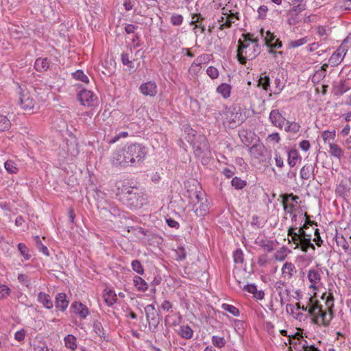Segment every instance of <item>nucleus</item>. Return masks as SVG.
<instances>
[{
    "mask_svg": "<svg viewBox=\"0 0 351 351\" xmlns=\"http://www.w3.org/2000/svg\"><path fill=\"white\" fill-rule=\"evenodd\" d=\"M232 87L230 84L223 83L217 88V92L221 95L224 99H227L230 96Z\"/></svg>",
    "mask_w": 351,
    "mask_h": 351,
    "instance_id": "nucleus-27",
    "label": "nucleus"
},
{
    "mask_svg": "<svg viewBox=\"0 0 351 351\" xmlns=\"http://www.w3.org/2000/svg\"><path fill=\"white\" fill-rule=\"evenodd\" d=\"M139 90L145 96L154 97L158 92L157 85L154 81H149L142 84Z\"/></svg>",
    "mask_w": 351,
    "mask_h": 351,
    "instance_id": "nucleus-12",
    "label": "nucleus"
},
{
    "mask_svg": "<svg viewBox=\"0 0 351 351\" xmlns=\"http://www.w3.org/2000/svg\"><path fill=\"white\" fill-rule=\"evenodd\" d=\"M288 236L291 238L289 242H293L295 245V248H300L304 252H307L308 248L315 250V246L311 243V234L307 233L302 228H300L298 232H295L294 228H289Z\"/></svg>",
    "mask_w": 351,
    "mask_h": 351,
    "instance_id": "nucleus-3",
    "label": "nucleus"
},
{
    "mask_svg": "<svg viewBox=\"0 0 351 351\" xmlns=\"http://www.w3.org/2000/svg\"><path fill=\"white\" fill-rule=\"evenodd\" d=\"M183 22V16L181 14H173L171 17V23L173 25H180Z\"/></svg>",
    "mask_w": 351,
    "mask_h": 351,
    "instance_id": "nucleus-48",
    "label": "nucleus"
},
{
    "mask_svg": "<svg viewBox=\"0 0 351 351\" xmlns=\"http://www.w3.org/2000/svg\"><path fill=\"white\" fill-rule=\"evenodd\" d=\"M201 196L202 194L195 193V197L197 199V204H199V207L195 208V213L197 215L203 216L206 214L208 210V206L207 204H204L203 202L200 203V200L203 199Z\"/></svg>",
    "mask_w": 351,
    "mask_h": 351,
    "instance_id": "nucleus-25",
    "label": "nucleus"
},
{
    "mask_svg": "<svg viewBox=\"0 0 351 351\" xmlns=\"http://www.w3.org/2000/svg\"><path fill=\"white\" fill-rule=\"evenodd\" d=\"M128 136V133L127 132H121L118 134H116L114 137H112L109 143L112 144L117 142L121 138H126Z\"/></svg>",
    "mask_w": 351,
    "mask_h": 351,
    "instance_id": "nucleus-53",
    "label": "nucleus"
},
{
    "mask_svg": "<svg viewBox=\"0 0 351 351\" xmlns=\"http://www.w3.org/2000/svg\"><path fill=\"white\" fill-rule=\"evenodd\" d=\"M133 282L138 291L144 292L147 290L148 285L141 277L135 276L134 277Z\"/></svg>",
    "mask_w": 351,
    "mask_h": 351,
    "instance_id": "nucleus-26",
    "label": "nucleus"
},
{
    "mask_svg": "<svg viewBox=\"0 0 351 351\" xmlns=\"http://www.w3.org/2000/svg\"><path fill=\"white\" fill-rule=\"evenodd\" d=\"M243 40L238 41L237 59L241 64L247 60L254 59L260 53L261 47L257 39H253L250 34H243Z\"/></svg>",
    "mask_w": 351,
    "mask_h": 351,
    "instance_id": "nucleus-2",
    "label": "nucleus"
},
{
    "mask_svg": "<svg viewBox=\"0 0 351 351\" xmlns=\"http://www.w3.org/2000/svg\"><path fill=\"white\" fill-rule=\"evenodd\" d=\"M296 273L295 265L291 262L285 263L282 267V274L285 278L291 279L293 274Z\"/></svg>",
    "mask_w": 351,
    "mask_h": 351,
    "instance_id": "nucleus-16",
    "label": "nucleus"
},
{
    "mask_svg": "<svg viewBox=\"0 0 351 351\" xmlns=\"http://www.w3.org/2000/svg\"><path fill=\"white\" fill-rule=\"evenodd\" d=\"M274 159H275V162H276V165L278 167L282 168L284 166L283 158L277 153L275 154Z\"/></svg>",
    "mask_w": 351,
    "mask_h": 351,
    "instance_id": "nucleus-59",
    "label": "nucleus"
},
{
    "mask_svg": "<svg viewBox=\"0 0 351 351\" xmlns=\"http://www.w3.org/2000/svg\"><path fill=\"white\" fill-rule=\"evenodd\" d=\"M35 94L27 90H23L20 94L19 101L22 108L24 110H32L36 105Z\"/></svg>",
    "mask_w": 351,
    "mask_h": 351,
    "instance_id": "nucleus-10",
    "label": "nucleus"
},
{
    "mask_svg": "<svg viewBox=\"0 0 351 351\" xmlns=\"http://www.w3.org/2000/svg\"><path fill=\"white\" fill-rule=\"evenodd\" d=\"M299 147L301 149L307 152L311 147V144L308 141L304 140L300 143Z\"/></svg>",
    "mask_w": 351,
    "mask_h": 351,
    "instance_id": "nucleus-61",
    "label": "nucleus"
},
{
    "mask_svg": "<svg viewBox=\"0 0 351 351\" xmlns=\"http://www.w3.org/2000/svg\"><path fill=\"white\" fill-rule=\"evenodd\" d=\"M236 20H239L238 13H230V14L226 16V21L220 25L219 29L230 28Z\"/></svg>",
    "mask_w": 351,
    "mask_h": 351,
    "instance_id": "nucleus-24",
    "label": "nucleus"
},
{
    "mask_svg": "<svg viewBox=\"0 0 351 351\" xmlns=\"http://www.w3.org/2000/svg\"><path fill=\"white\" fill-rule=\"evenodd\" d=\"M93 331L101 339H106V336L102 324L99 321H95L93 323Z\"/></svg>",
    "mask_w": 351,
    "mask_h": 351,
    "instance_id": "nucleus-32",
    "label": "nucleus"
},
{
    "mask_svg": "<svg viewBox=\"0 0 351 351\" xmlns=\"http://www.w3.org/2000/svg\"><path fill=\"white\" fill-rule=\"evenodd\" d=\"M308 37H304L298 40H290L288 46L290 48H296L306 44L308 41Z\"/></svg>",
    "mask_w": 351,
    "mask_h": 351,
    "instance_id": "nucleus-36",
    "label": "nucleus"
},
{
    "mask_svg": "<svg viewBox=\"0 0 351 351\" xmlns=\"http://www.w3.org/2000/svg\"><path fill=\"white\" fill-rule=\"evenodd\" d=\"M5 170L9 173H17L19 171V167L17 163L12 160H8L4 163Z\"/></svg>",
    "mask_w": 351,
    "mask_h": 351,
    "instance_id": "nucleus-33",
    "label": "nucleus"
},
{
    "mask_svg": "<svg viewBox=\"0 0 351 351\" xmlns=\"http://www.w3.org/2000/svg\"><path fill=\"white\" fill-rule=\"evenodd\" d=\"M77 97L81 104L85 106H94L97 102V96L89 90L82 89Z\"/></svg>",
    "mask_w": 351,
    "mask_h": 351,
    "instance_id": "nucleus-9",
    "label": "nucleus"
},
{
    "mask_svg": "<svg viewBox=\"0 0 351 351\" xmlns=\"http://www.w3.org/2000/svg\"><path fill=\"white\" fill-rule=\"evenodd\" d=\"M121 62L124 65H128L130 68H132V62L130 60L128 54L123 53L121 55Z\"/></svg>",
    "mask_w": 351,
    "mask_h": 351,
    "instance_id": "nucleus-60",
    "label": "nucleus"
},
{
    "mask_svg": "<svg viewBox=\"0 0 351 351\" xmlns=\"http://www.w3.org/2000/svg\"><path fill=\"white\" fill-rule=\"evenodd\" d=\"M258 86L261 87L265 90H268L270 88V79L266 73H261L258 80Z\"/></svg>",
    "mask_w": 351,
    "mask_h": 351,
    "instance_id": "nucleus-29",
    "label": "nucleus"
},
{
    "mask_svg": "<svg viewBox=\"0 0 351 351\" xmlns=\"http://www.w3.org/2000/svg\"><path fill=\"white\" fill-rule=\"evenodd\" d=\"M306 9V5L305 3H300L297 5L294 4L293 7L292 8V11L295 12V13H300Z\"/></svg>",
    "mask_w": 351,
    "mask_h": 351,
    "instance_id": "nucleus-56",
    "label": "nucleus"
},
{
    "mask_svg": "<svg viewBox=\"0 0 351 351\" xmlns=\"http://www.w3.org/2000/svg\"><path fill=\"white\" fill-rule=\"evenodd\" d=\"M283 208L285 213H292L293 209L294 208V205L292 204H289L288 201L282 200Z\"/></svg>",
    "mask_w": 351,
    "mask_h": 351,
    "instance_id": "nucleus-55",
    "label": "nucleus"
},
{
    "mask_svg": "<svg viewBox=\"0 0 351 351\" xmlns=\"http://www.w3.org/2000/svg\"><path fill=\"white\" fill-rule=\"evenodd\" d=\"M255 243L267 252H271L274 250V243L271 240L257 238L255 241Z\"/></svg>",
    "mask_w": 351,
    "mask_h": 351,
    "instance_id": "nucleus-18",
    "label": "nucleus"
},
{
    "mask_svg": "<svg viewBox=\"0 0 351 351\" xmlns=\"http://www.w3.org/2000/svg\"><path fill=\"white\" fill-rule=\"evenodd\" d=\"M243 256L244 255L241 250H237L233 255L234 263L237 264L243 263L244 261Z\"/></svg>",
    "mask_w": 351,
    "mask_h": 351,
    "instance_id": "nucleus-47",
    "label": "nucleus"
},
{
    "mask_svg": "<svg viewBox=\"0 0 351 351\" xmlns=\"http://www.w3.org/2000/svg\"><path fill=\"white\" fill-rule=\"evenodd\" d=\"M10 293V288L5 285H0V299H5L6 298Z\"/></svg>",
    "mask_w": 351,
    "mask_h": 351,
    "instance_id": "nucleus-50",
    "label": "nucleus"
},
{
    "mask_svg": "<svg viewBox=\"0 0 351 351\" xmlns=\"http://www.w3.org/2000/svg\"><path fill=\"white\" fill-rule=\"evenodd\" d=\"M299 159V154L296 149H291L288 152V163L290 167H294Z\"/></svg>",
    "mask_w": 351,
    "mask_h": 351,
    "instance_id": "nucleus-31",
    "label": "nucleus"
},
{
    "mask_svg": "<svg viewBox=\"0 0 351 351\" xmlns=\"http://www.w3.org/2000/svg\"><path fill=\"white\" fill-rule=\"evenodd\" d=\"M275 87L274 88V94H278L281 92V90L283 89L285 84L284 82L278 77H276L275 79Z\"/></svg>",
    "mask_w": 351,
    "mask_h": 351,
    "instance_id": "nucleus-46",
    "label": "nucleus"
},
{
    "mask_svg": "<svg viewBox=\"0 0 351 351\" xmlns=\"http://www.w3.org/2000/svg\"><path fill=\"white\" fill-rule=\"evenodd\" d=\"M203 62V57L199 56L197 57L192 63L190 69L193 70L194 71H197V70H199L201 67V64Z\"/></svg>",
    "mask_w": 351,
    "mask_h": 351,
    "instance_id": "nucleus-49",
    "label": "nucleus"
},
{
    "mask_svg": "<svg viewBox=\"0 0 351 351\" xmlns=\"http://www.w3.org/2000/svg\"><path fill=\"white\" fill-rule=\"evenodd\" d=\"M303 341H304V343L302 342H300V343L302 345V348L304 349V351H319L314 346L306 345L307 343L305 340H303Z\"/></svg>",
    "mask_w": 351,
    "mask_h": 351,
    "instance_id": "nucleus-62",
    "label": "nucleus"
},
{
    "mask_svg": "<svg viewBox=\"0 0 351 351\" xmlns=\"http://www.w3.org/2000/svg\"><path fill=\"white\" fill-rule=\"evenodd\" d=\"M72 75L75 80H80L83 82H88L87 75H85L81 70L76 71L75 72L73 73Z\"/></svg>",
    "mask_w": 351,
    "mask_h": 351,
    "instance_id": "nucleus-43",
    "label": "nucleus"
},
{
    "mask_svg": "<svg viewBox=\"0 0 351 351\" xmlns=\"http://www.w3.org/2000/svg\"><path fill=\"white\" fill-rule=\"evenodd\" d=\"M69 301L66 300V295L64 293H59L56 297V306L59 310L64 311L68 307Z\"/></svg>",
    "mask_w": 351,
    "mask_h": 351,
    "instance_id": "nucleus-17",
    "label": "nucleus"
},
{
    "mask_svg": "<svg viewBox=\"0 0 351 351\" xmlns=\"http://www.w3.org/2000/svg\"><path fill=\"white\" fill-rule=\"evenodd\" d=\"M328 147V152L331 156L341 159L343 156V151L339 145L329 142Z\"/></svg>",
    "mask_w": 351,
    "mask_h": 351,
    "instance_id": "nucleus-21",
    "label": "nucleus"
},
{
    "mask_svg": "<svg viewBox=\"0 0 351 351\" xmlns=\"http://www.w3.org/2000/svg\"><path fill=\"white\" fill-rule=\"evenodd\" d=\"M146 318L149 326L156 328L160 322V317L156 313L155 307L153 304H148L145 307Z\"/></svg>",
    "mask_w": 351,
    "mask_h": 351,
    "instance_id": "nucleus-11",
    "label": "nucleus"
},
{
    "mask_svg": "<svg viewBox=\"0 0 351 351\" xmlns=\"http://www.w3.org/2000/svg\"><path fill=\"white\" fill-rule=\"evenodd\" d=\"M65 347L71 350H75L77 348V339L73 335H67L64 339Z\"/></svg>",
    "mask_w": 351,
    "mask_h": 351,
    "instance_id": "nucleus-28",
    "label": "nucleus"
},
{
    "mask_svg": "<svg viewBox=\"0 0 351 351\" xmlns=\"http://www.w3.org/2000/svg\"><path fill=\"white\" fill-rule=\"evenodd\" d=\"M104 300L108 305L112 306L117 301V295L112 290L106 291L104 295Z\"/></svg>",
    "mask_w": 351,
    "mask_h": 351,
    "instance_id": "nucleus-34",
    "label": "nucleus"
},
{
    "mask_svg": "<svg viewBox=\"0 0 351 351\" xmlns=\"http://www.w3.org/2000/svg\"><path fill=\"white\" fill-rule=\"evenodd\" d=\"M166 222L167 225L171 228H174L176 229L179 228L178 222L171 218L166 219Z\"/></svg>",
    "mask_w": 351,
    "mask_h": 351,
    "instance_id": "nucleus-63",
    "label": "nucleus"
},
{
    "mask_svg": "<svg viewBox=\"0 0 351 351\" xmlns=\"http://www.w3.org/2000/svg\"><path fill=\"white\" fill-rule=\"evenodd\" d=\"M34 239H35L36 247H37L38 250L40 252L43 253L45 255L49 256V250H48L47 247L42 243L39 237L36 236L34 237Z\"/></svg>",
    "mask_w": 351,
    "mask_h": 351,
    "instance_id": "nucleus-40",
    "label": "nucleus"
},
{
    "mask_svg": "<svg viewBox=\"0 0 351 351\" xmlns=\"http://www.w3.org/2000/svg\"><path fill=\"white\" fill-rule=\"evenodd\" d=\"M220 116L223 123L228 125L230 128L236 127L242 122L241 113L236 111L235 109L226 108Z\"/></svg>",
    "mask_w": 351,
    "mask_h": 351,
    "instance_id": "nucleus-6",
    "label": "nucleus"
},
{
    "mask_svg": "<svg viewBox=\"0 0 351 351\" xmlns=\"http://www.w3.org/2000/svg\"><path fill=\"white\" fill-rule=\"evenodd\" d=\"M147 154L146 148L141 144L134 143L125 149L116 150L112 155L110 160L116 167H128L140 164Z\"/></svg>",
    "mask_w": 351,
    "mask_h": 351,
    "instance_id": "nucleus-1",
    "label": "nucleus"
},
{
    "mask_svg": "<svg viewBox=\"0 0 351 351\" xmlns=\"http://www.w3.org/2000/svg\"><path fill=\"white\" fill-rule=\"evenodd\" d=\"M204 18L200 14H195L192 16V21L191 22V25H196L199 23L200 21H203Z\"/></svg>",
    "mask_w": 351,
    "mask_h": 351,
    "instance_id": "nucleus-58",
    "label": "nucleus"
},
{
    "mask_svg": "<svg viewBox=\"0 0 351 351\" xmlns=\"http://www.w3.org/2000/svg\"><path fill=\"white\" fill-rule=\"evenodd\" d=\"M300 175L303 180H308L311 177L314 178V167L311 165H305L300 169Z\"/></svg>",
    "mask_w": 351,
    "mask_h": 351,
    "instance_id": "nucleus-22",
    "label": "nucleus"
},
{
    "mask_svg": "<svg viewBox=\"0 0 351 351\" xmlns=\"http://www.w3.org/2000/svg\"><path fill=\"white\" fill-rule=\"evenodd\" d=\"M71 307L73 308L75 313L78 315L82 319H85L89 315L88 308L82 302H74Z\"/></svg>",
    "mask_w": 351,
    "mask_h": 351,
    "instance_id": "nucleus-15",
    "label": "nucleus"
},
{
    "mask_svg": "<svg viewBox=\"0 0 351 351\" xmlns=\"http://www.w3.org/2000/svg\"><path fill=\"white\" fill-rule=\"evenodd\" d=\"M178 332L181 337L186 339L192 338L193 335V330L188 325L180 326Z\"/></svg>",
    "mask_w": 351,
    "mask_h": 351,
    "instance_id": "nucleus-23",
    "label": "nucleus"
},
{
    "mask_svg": "<svg viewBox=\"0 0 351 351\" xmlns=\"http://www.w3.org/2000/svg\"><path fill=\"white\" fill-rule=\"evenodd\" d=\"M38 301L43 304V306L47 308L51 309L53 306V302L51 299L49 295L44 293L40 292L38 295Z\"/></svg>",
    "mask_w": 351,
    "mask_h": 351,
    "instance_id": "nucleus-20",
    "label": "nucleus"
},
{
    "mask_svg": "<svg viewBox=\"0 0 351 351\" xmlns=\"http://www.w3.org/2000/svg\"><path fill=\"white\" fill-rule=\"evenodd\" d=\"M18 249L21 254L24 257L25 260H29L31 258V255L29 254V249L25 244L20 243L18 244Z\"/></svg>",
    "mask_w": 351,
    "mask_h": 351,
    "instance_id": "nucleus-39",
    "label": "nucleus"
},
{
    "mask_svg": "<svg viewBox=\"0 0 351 351\" xmlns=\"http://www.w3.org/2000/svg\"><path fill=\"white\" fill-rule=\"evenodd\" d=\"M221 307L224 311H228L232 315L235 317L239 316L240 313L237 307L228 304H223Z\"/></svg>",
    "mask_w": 351,
    "mask_h": 351,
    "instance_id": "nucleus-37",
    "label": "nucleus"
},
{
    "mask_svg": "<svg viewBox=\"0 0 351 351\" xmlns=\"http://www.w3.org/2000/svg\"><path fill=\"white\" fill-rule=\"evenodd\" d=\"M194 153L197 156H208L210 154V147L206 138L198 135L193 145Z\"/></svg>",
    "mask_w": 351,
    "mask_h": 351,
    "instance_id": "nucleus-7",
    "label": "nucleus"
},
{
    "mask_svg": "<svg viewBox=\"0 0 351 351\" xmlns=\"http://www.w3.org/2000/svg\"><path fill=\"white\" fill-rule=\"evenodd\" d=\"M350 38L347 37L339 48L332 54L328 60L332 66H337L341 63L348 50L346 45L350 43Z\"/></svg>",
    "mask_w": 351,
    "mask_h": 351,
    "instance_id": "nucleus-8",
    "label": "nucleus"
},
{
    "mask_svg": "<svg viewBox=\"0 0 351 351\" xmlns=\"http://www.w3.org/2000/svg\"><path fill=\"white\" fill-rule=\"evenodd\" d=\"M176 254L178 256V259L180 261H183L186 258V252L185 249L183 247H178L177 250L176 251Z\"/></svg>",
    "mask_w": 351,
    "mask_h": 351,
    "instance_id": "nucleus-54",
    "label": "nucleus"
},
{
    "mask_svg": "<svg viewBox=\"0 0 351 351\" xmlns=\"http://www.w3.org/2000/svg\"><path fill=\"white\" fill-rule=\"evenodd\" d=\"M281 198L282 200L285 201H289V199L291 198L292 201L297 202L299 199L298 196L293 195V193L291 194H282L281 195Z\"/></svg>",
    "mask_w": 351,
    "mask_h": 351,
    "instance_id": "nucleus-57",
    "label": "nucleus"
},
{
    "mask_svg": "<svg viewBox=\"0 0 351 351\" xmlns=\"http://www.w3.org/2000/svg\"><path fill=\"white\" fill-rule=\"evenodd\" d=\"M134 188H127L122 197L123 203L131 209L141 208L145 203L146 199L140 193L134 192Z\"/></svg>",
    "mask_w": 351,
    "mask_h": 351,
    "instance_id": "nucleus-5",
    "label": "nucleus"
},
{
    "mask_svg": "<svg viewBox=\"0 0 351 351\" xmlns=\"http://www.w3.org/2000/svg\"><path fill=\"white\" fill-rule=\"evenodd\" d=\"M132 269L138 274H143L144 273L143 266L141 262L138 260H134L132 262Z\"/></svg>",
    "mask_w": 351,
    "mask_h": 351,
    "instance_id": "nucleus-45",
    "label": "nucleus"
},
{
    "mask_svg": "<svg viewBox=\"0 0 351 351\" xmlns=\"http://www.w3.org/2000/svg\"><path fill=\"white\" fill-rule=\"evenodd\" d=\"M269 119L274 126L280 129L283 128L286 121L278 110H272L269 114Z\"/></svg>",
    "mask_w": 351,
    "mask_h": 351,
    "instance_id": "nucleus-14",
    "label": "nucleus"
},
{
    "mask_svg": "<svg viewBox=\"0 0 351 351\" xmlns=\"http://www.w3.org/2000/svg\"><path fill=\"white\" fill-rule=\"evenodd\" d=\"M207 74L212 79H216L219 76L218 70L214 66H209L206 70Z\"/></svg>",
    "mask_w": 351,
    "mask_h": 351,
    "instance_id": "nucleus-52",
    "label": "nucleus"
},
{
    "mask_svg": "<svg viewBox=\"0 0 351 351\" xmlns=\"http://www.w3.org/2000/svg\"><path fill=\"white\" fill-rule=\"evenodd\" d=\"M50 66V61L47 58H37L34 63V67L36 71L43 72L47 71Z\"/></svg>",
    "mask_w": 351,
    "mask_h": 351,
    "instance_id": "nucleus-19",
    "label": "nucleus"
},
{
    "mask_svg": "<svg viewBox=\"0 0 351 351\" xmlns=\"http://www.w3.org/2000/svg\"><path fill=\"white\" fill-rule=\"evenodd\" d=\"M326 306L329 313H332V308L334 307V298L331 293H329L326 297Z\"/></svg>",
    "mask_w": 351,
    "mask_h": 351,
    "instance_id": "nucleus-51",
    "label": "nucleus"
},
{
    "mask_svg": "<svg viewBox=\"0 0 351 351\" xmlns=\"http://www.w3.org/2000/svg\"><path fill=\"white\" fill-rule=\"evenodd\" d=\"M308 279L313 284H317L321 280L320 273L316 269H310L308 272Z\"/></svg>",
    "mask_w": 351,
    "mask_h": 351,
    "instance_id": "nucleus-30",
    "label": "nucleus"
},
{
    "mask_svg": "<svg viewBox=\"0 0 351 351\" xmlns=\"http://www.w3.org/2000/svg\"><path fill=\"white\" fill-rule=\"evenodd\" d=\"M285 123L287 125L285 128V131L293 133H297L299 132L300 126L298 123L295 122H290L289 121H285Z\"/></svg>",
    "mask_w": 351,
    "mask_h": 351,
    "instance_id": "nucleus-35",
    "label": "nucleus"
},
{
    "mask_svg": "<svg viewBox=\"0 0 351 351\" xmlns=\"http://www.w3.org/2000/svg\"><path fill=\"white\" fill-rule=\"evenodd\" d=\"M25 333L23 330L17 331L14 334V338L19 341H21L25 339Z\"/></svg>",
    "mask_w": 351,
    "mask_h": 351,
    "instance_id": "nucleus-64",
    "label": "nucleus"
},
{
    "mask_svg": "<svg viewBox=\"0 0 351 351\" xmlns=\"http://www.w3.org/2000/svg\"><path fill=\"white\" fill-rule=\"evenodd\" d=\"M335 136H336V132L335 130L333 131H329V130H326V131H324L323 133H322V138L324 141V143H326L327 142V141H329V140H334L335 138Z\"/></svg>",
    "mask_w": 351,
    "mask_h": 351,
    "instance_id": "nucleus-44",
    "label": "nucleus"
},
{
    "mask_svg": "<svg viewBox=\"0 0 351 351\" xmlns=\"http://www.w3.org/2000/svg\"><path fill=\"white\" fill-rule=\"evenodd\" d=\"M261 34L264 37L265 43L271 48H280L282 43L276 39L274 35L269 31L265 32L263 29L261 30Z\"/></svg>",
    "mask_w": 351,
    "mask_h": 351,
    "instance_id": "nucleus-13",
    "label": "nucleus"
},
{
    "mask_svg": "<svg viewBox=\"0 0 351 351\" xmlns=\"http://www.w3.org/2000/svg\"><path fill=\"white\" fill-rule=\"evenodd\" d=\"M212 343L217 348H221L226 344V340L223 337L219 336L212 337Z\"/></svg>",
    "mask_w": 351,
    "mask_h": 351,
    "instance_id": "nucleus-41",
    "label": "nucleus"
},
{
    "mask_svg": "<svg viewBox=\"0 0 351 351\" xmlns=\"http://www.w3.org/2000/svg\"><path fill=\"white\" fill-rule=\"evenodd\" d=\"M232 185L236 189H242L246 186V182L238 177H234L231 181Z\"/></svg>",
    "mask_w": 351,
    "mask_h": 351,
    "instance_id": "nucleus-42",
    "label": "nucleus"
},
{
    "mask_svg": "<svg viewBox=\"0 0 351 351\" xmlns=\"http://www.w3.org/2000/svg\"><path fill=\"white\" fill-rule=\"evenodd\" d=\"M11 123L5 116L0 115V131H5L10 129Z\"/></svg>",
    "mask_w": 351,
    "mask_h": 351,
    "instance_id": "nucleus-38",
    "label": "nucleus"
},
{
    "mask_svg": "<svg viewBox=\"0 0 351 351\" xmlns=\"http://www.w3.org/2000/svg\"><path fill=\"white\" fill-rule=\"evenodd\" d=\"M308 313L313 317V322L318 326L327 327L332 319V313L328 315L322 310L319 302L314 300L313 298H309Z\"/></svg>",
    "mask_w": 351,
    "mask_h": 351,
    "instance_id": "nucleus-4",
    "label": "nucleus"
}]
</instances>
